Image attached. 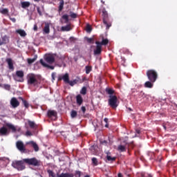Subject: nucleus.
I'll list each match as a JSON object with an SVG mask.
<instances>
[{
  "label": "nucleus",
  "instance_id": "obj_1",
  "mask_svg": "<svg viewBox=\"0 0 177 177\" xmlns=\"http://www.w3.org/2000/svg\"><path fill=\"white\" fill-rule=\"evenodd\" d=\"M26 164L28 165H32L33 167H40L41 160L36 158L14 160L12 161V163H11V167L17 169V171H24V169H26Z\"/></svg>",
  "mask_w": 177,
  "mask_h": 177
},
{
  "label": "nucleus",
  "instance_id": "obj_2",
  "mask_svg": "<svg viewBox=\"0 0 177 177\" xmlns=\"http://www.w3.org/2000/svg\"><path fill=\"white\" fill-rule=\"evenodd\" d=\"M26 80H28V84L33 85V86H36L38 85V77L34 73H29L28 76H26Z\"/></svg>",
  "mask_w": 177,
  "mask_h": 177
},
{
  "label": "nucleus",
  "instance_id": "obj_3",
  "mask_svg": "<svg viewBox=\"0 0 177 177\" xmlns=\"http://www.w3.org/2000/svg\"><path fill=\"white\" fill-rule=\"evenodd\" d=\"M102 16L103 24L106 26V29H109L111 27L112 24L109 21V14L106 9L102 10Z\"/></svg>",
  "mask_w": 177,
  "mask_h": 177
},
{
  "label": "nucleus",
  "instance_id": "obj_4",
  "mask_svg": "<svg viewBox=\"0 0 177 177\" xmlns=\"http://www.w3.org/2000/svg\"><path fill=\"white\" fill-rule=\"evenodd\" d=\"M147 77L151 82H156L158 77V74L156 71L151 69L147 71Z\"/></svg>",
  "mask_w": 177,
  "mask_h": 177
},
{
  "label": "nucleus",
  "instance_id": "obj_5",
  "mask_svg": "<svg viewBox=\"0 0 177 177\" xmlns=\"http://www.w3.org/2000/svg\"><path fill=\"white\" fill-rule=\"evenodd\" d=\"M118 100L116 95H110L108 100L109 105L113 109L117 108L118 106Z\"/></svg>",
  "mask_w": 177,
  "mask_h": 177
},
{
  "label": "nucleus",
  "instance_id": "obj_6",
  "mask_svg": "<svg viewBox=\"0 0 177 177\" xmlns=\"http://www.w3.org/2000/svg\"><path fill=\"white\" fill-rule=\"evenodd\" d=\"M24 77V72L23 71H17V72H15V76H14V80L19 82H23Z\"/></svg>",
  "mask_w": 177,
  "mask_h": 177
},
{
  "label": "nucleus",
  "instance_id": "obj_7",
  "mask_svg": "<svg viewBox=\"0 0 177 177\" xmlns=\"http://www.w3.org/2000/svg\"><path fill=\"white\" fill-rule=\"evenodd\" d=\"M128 147V142L127 141H123L118 146L117 150L120 153H124V151H127Z\"/></svg>",
  "mask_w": 177,
  "mask_h": 177
},
{
  "label": "nucleus",
  "instance_id": "obj_8",
  "mask_svg": "<svg viewBox=\"0 0 177 177\" xmlns=\"http://www.w3.org/2000/svg\"><path fill=\"white\" fill-rule=\"evenodd\" d=\"M16 146L21 153H26V147L22 141H17Z\"/></svg>",
  "mask_w": 177,
  "mask_h": 177
},
{
  "label": "nucleus",
  "instance_id": "obj_9",
  "mask_svg": "<svg viewBox=\"0 0 177 177\" xmlns=\"http://www.w3.org/2000/svg\"><path fill=\"white\" fill-rule=\"evenodd\" d=\"M63 80L64 83L68 84L70 83V78L68 73H66L63 75L62 76L58 77V81Z\"/></svg>",
  "mask_w": 177,
  "mask_h": 177
},
{
  "label": "nucleus",
  "instance_id": "obj_10",
  "mask_svg": "<svg viewBox=\"0 0 177 177\" xmlns=\"http://www.w3.org/2000/svg\"><path fill=\"white\" fill-rule=\"evenodd\" d=\"M96 47L95 50H94L93 53L94 55H100L102 53V46L100 44V42L97 41H95Z\"/></svg>",
  "mask_w": 177,
  "mask_h": 177
},
{
  "label": "nucleus",
  "instance_id": "obj_11",
  "mask_svg": "<svg viewBox=\"0 0 177 177\" xmlns=\"http://www.w3.org/2000/svg\"><path fill=\"white\" fill-rule=\"evenodd\" d=\"M26 145L28 146H30V147H33V149H35V151H39V146L34 141H29L26 142Z\"/></svg>",
  "mask_w": 177,
  "mask_h": 177
},
{
  "label": "nucleus",
  "instance_id": "obj_12",
  "mask_svg": "<svg viewBox=\"0 0 177 177\" xmlns=\"http://www.w3.org/2000/svg\"><path fill=\"white\" fill-rule=\"evenodd\" d=\"M44 60H46V62H47V63L52 64L55 62V59L54 55H48L46 56V57H44Z\"/></svg>",
  "mask_w": 177,
  "mask_h": 177
},
{
  "label": "nucleus",
  "instance_id": "obj_13",
  "mask_svg": "<svg viewBox=\"0 0 177 177\" xmlns=\"http://www.w3.org/2000/svg\"><path fill=\"white\" fill-rule=\"evenodd\" d=\"M82 84V79L79 77H77L75 80H73L72 81L70 80L68 84L71 86H73L75 84Z\"/></svg>",
  "mask_w": 177,
  "mask_h": 177
},
{
  "label": "nucleus",
  "instance_id": "obj_14",
  "mask_svg": "<svg viewBox=\"0 0 177 177\" xmlns=\"http://www.w3.org/2000/svg\"><path fill=\"white\" fill-rule=\"evenodd\" d=\"M61 24H68L69 22V16L67 15H64L59 19Z\"/></svg>",
  "mask_w": 177,
  "mask_h": 177
},
{
  "label": "nucleus",
  "instance_id": "obj_15",
  "mask_svg": "<svg viewBox=\"0 0 177 177\" xmlns=\"http://www.w3.org/2000/svg\"><path fill=\"white\" fill-rule=\"evenodd\" d=\"M10 103L11 104V106H12V107L14 108H17L20 104L19 102L16 97L11 98V101L10 102Z\"/></svg>",
  "mask_w": 177,
  "mask_h": 177
},
{
  "label": "nucleus",
  "instance_id": "obj_16",
  "mask_svg": "<svg viewBox=\"0 0 177 177\" xmlns=\"http://www.w3.org/2000/svg\"><path fill=\"white\" fill-rule=\"evenodd\" d=\"M97 149L98 147L97 145H93L90 147L89 151H91V154L93 156H96V154H97Z\"/></svg>",
  "mask_w": 177,
  "mask_h": 177
},
{
  "label": "nucleus",
  "instance_id": "obj_17",
  "mask_svg": "<svg viewBox=\"0 0 177 177\" xmlns=\"http://www.w3.org/2000/svg\"><path fill=\"white\" fill-rule=\"evenodd\" d=\"M6 62L8 64V69L11 70V71H14L15 70V67L13 65V61L11 58H8L6 59Z\"/></svg>",
  "mask_w": 177,
  "mask_h": 177
},
{
  "label": "nucleus",
  "instance_id": "obj_18",
  "mask_svg": "<svg viewBox=\"0 0 177 177\" xmlns=\"http://www.w3.org/2000/svg\"><path fill=\"white\" fill-rule=\"evenodd\" d=\"M9 134V131L6 127H3L0 129V136H8Z\"/></svg>",
  "mask_w": 177,
  "mask_h": 177
},
{
  "label": "nucleus",
  "instance_id": "obj_19",
  "mask_svg": "<svg viewBox=\"0 0 177 177\" xmlns=\"http://www.w3.org/2000/svg\"><path fill=\"white\" fill-rule=\"evenodd\" d=\"M6 127H8V129H11V131H12V133H15L17 131H20L21 130L20 128L17 129V128L13 124L10 123H7Z\"/></svg>",
  "mask_w": 177,
  "mask_h": 177
},
{
  "label": "nucleus",
  "instance_id": "obj_20",
  "mask_svg": "<svg viewBox=\"0 0 177 177\" xmlns=\"http://www.w3.org/2000/svg\"><path fill=\"white\" fill-rule=\"evenodd\" d=\"M57 177H74V174L73 173L57 174Z\"/></svg>",
  "mask_w": 177,
  "mask_h": 177
},
{
  "label": "nucleus",
  "instance_id": "obj_21",
  "mask_svg": "<svg viewBox=\"0 0 177 177\" xmlns=\"http://www.w3.org/2000/svg\"><path fill=\"white\" fill-rule=\"evenodd\" d=\"M28 124H29V127L32 129H37L38 128V125L33 121L28 120Z\"/></svg>",
  "mask_w": 177,
  "mask_h": 177
},
{
  "label": "nucleus",
  "instance_id": "obj_22",
  "mask_svg": "<svg viewBox=\"0 0 177 177\" xmlns=\"http://www.w3.org/2000/svg\"><path fill=\"white\" fill-rule=\"evenodd\" d=\"M83 102H84V100H83L82 95H77L76 96V103H77L79 106H80V105L82 104Z\"/></svg>",
  "mask_w": 177,
  "mask_h": 177
},
{
  "label": "nucleus",
  "instance_id": "obj_23",
  "mask_svg": "<svg viewBox=\"0 0 177 177\" xmlns=\"http://www.w3.org/2000/svg\"><path fill=\"white\" fill-rule=\"evenodd\" d=\"M40 64H41V65L44 67H47L51 70H54L55 67L53 66H50L48 64H47L46 63L44 62V61L41 59H40Z\"/></svg>",
  "mask_w": 177,
  "mask_h": 177
},
{
  "label": "nucleus",
  "instance_id": "obj_24",
  "mask_svg": "<svg viewBox=\"0 0 177 177\" xmlns=\"http://www.w3.org/2000/svg\"><path fill=\"white\" fill-rule=\"evenodd\" d=\"M15 32L19 34V35H21V37H25L27 35L26 31L21 29H18L15 30Z\"/></svg>",
  "mask_w": 177,
  "mask_h": 177
},
{
  "label": "nucleus",
  "instance_id": "obj_25",
  "mask_svg": "<svg viewBox=\"0 0 177 177\" xmlns=\"http://www.w3.org/2000/svg\"><path fill=\"white\" fill-rule=\"evenodd\" d=\"M47 115H48V118L55 117L56 118L57 115V113L55 111H48L47 113Z\"/></svg>",
  "mask_w": 177,
  "mask_h": 177
},
{
  "label": "nucleus",
  "instance_id": "obj_26",
  "mask_svg": "<svg viewBox=\"0 0 177 177\" xmlns=\"http://www.w3.org/2000/svg\"><path fill=\"white\" fill-rule=\"evenodd\" d=\"M153 83L154 82H152L151 81H147L145 83L144 86L145 88H153Z\"/></svg>",
  "mask_w": 177,
  "mask_h": 177
},
{
  "label": "nucleus",
  "instance_id": "obj_27",
  "mask_svg": "<svg viewBox=\"0 0 177 177\" xmlns=\"http://www.w3.org/2000/svg\"><path fill=\"white\" fill-rule=\"evenodd\" d=\"M9 37L7 35H5L2 37V41H1V44H6L8 43H9Z\"/></svg>",
  "mask_w": 177,
  "mask_h": 177
},
{
  "label": "nucleus",
  "instance_id": "obj_28",
  "mask_svg": "<svg viewBox=\"0 0 177 177\" xmlns=\"http://www.w3.org/2000/svg\"><path fill=\"white\" fill-rule=\"evenodd\" d=\"M30 3L28 1H24L22 3H21V6L22 7V8H26L30 7Z\"/></svg>",
  "mask_w": 177,
  "mask_h": 177
},
{
  "label": "nucleus",
  "instance_id": "obj_29",
  "mask_svg": "<svg viewBox=\"0 0 177 177\" xmlns=\"http://www.w3.org/2000/svg\"><path fill=\"white\" fill-rule=\"evenodd\" d=\"M71 25H66V26H62V28H61V30H62V31H70V30H71Z\"/></svg>",
  "mask_w": 177,
  "mask_h": 177
},
{
  "label": "nucleus",
  "instance_id": "obj_30",
  "mask_svg": "<svg viewBox=\"0 0 177 177\" xmlns=\"http://www.w3.org/2000/svg\"><path fill=\"white\" fill-rule=\"evenodd\" d=\"M19 100H22V104L25 106V108L28 109L29 107V103L24 100L22 97H19Z\"/></svg>",
  "mask_w": 177,
  "mask_h": 177
},
{
  "label": "nucleus",
  "instance_id": "obj_31",
  "mask_svg": "<svg viewBox=\"0 0 177 177\" xmlns=\"http://www.w3.org/2000/svg\"><path fill=\"white\" fill-rule=\"evenodd\" d=\"M64 1L60 0L59 8H58V11H59V12L62 11V10L64 8Z\"/></svg>",
  "mask_w": 177,
  "mask_h": 177
},
{
  "label": "nucleus",
  "instance_id": "obj_32",
  "mask_svg": "<svg viewBox=\"0 0 177 177\" xmlns=\"http://www.w3.org/2000/svg\"><path fill=\"white\" fill-rule=\"evenodd\" d=\"M43 31H44V33L46 34L50 33V25L48 24H46V26H44V29H43Z\"/></svg>",
  "mask_w": 177,
  "mask_h": 177
},
{
  "label": "nucleus",
  "instance_id": "obj_33",
  "mask_svg": "<svg viewBox=\"0 0 177 177\" xmlns=\"http://www.w3.org/2000/svg\"><path fill=\"white\" fill-rule=\"evenodd\" d=\"M106 160H107V161L113 162V161H115L116 157H111V156L109 155V153H107V155H106Z\"/></svg>",
  "mask_w": 177,
  "mask_h": 177
},
{
  "label": "nucleus",
  "instance_id": "obj_34",
  "mask_svg": "<svg viewBox=\"0 0 177 177\" xmlns=\"http://www.w3.org/2000/svg\"><path fill=\"white\" fill-rule=\"evenodd\" d=\"M109 44V39H104V37H102V40L101 42H100V46H106Z\"/></svg>",
  "mask_w": 177,
  "mask_h": 177
},
{
  "label": "nucleus",
  "instance_id": "obj_35",
  "mask_svg": "<svg viewBox=\"0 0 177 177\" xmlns=\"http://www.w3.org/2000/svg\"><path fill=\"white\" fill-rule=\"evenodd\" d=\"M37 59V55H35V57L33 59H28V64H31L34 63Z\"/></svg>",
  "mask_w": 177,
  "mask_h": 177
},
{
  "label": "nucleus",
  "instance_id": "obj_36",
  "mask_svg": "<svg viewBox=\"0 0 177 177\" xmlns=\"http://www.w3.org/2000/svg\"><path fill=\"white\" fill-rule=\"evenodd\" d=\"M80 94L85 95L87 93V88L86 86H83L82 89L80 90Z\"/></svg>",
  "mask_w": 177,
  "mask_h": 177
},
{
  "label": "nucleus",
  "instance_id": "obj_37",
  "mask_svg": "<svg viewBox=\"0 0 177 177\" xmlns=\"http://www.w3.org/2000/svg\"><path fill=\"white\" fill-rule=\"evenodd\" d=\"M77 112L76 111H74V110L71 111V118H75L77 117Z\"/></svg>",
  "mask_w": 177,
  "mask_h": 177
},
{
  "label": "nucleus",
  "instance_id": "obj_38",
  "mask_svg": "<svg viewBox=\"0 0 177 177\" xmlns=\"http://www.w3.org/2000/svg\"><path fill=\"white\" fill-rule=\"evenodd\" d=\"M82 175V172L80 171H75V174H73V176L75 177H81Z\"/></svg>",
  "mask_w": 177,
  "mask_h": 177
},
{
  "label": "nucleus",
  "instance_id": "obj_39",
  "mask_svg": "<svg viewBox=\"0 0 177 177\" xmlns=\"http://www.w3.org/2000/svg\"><path fill=\"white\" fill-rule=\"evenodd\" d=\"M85 70H86V74H89L92 71V67L89 66H85Z\"/></svg>",
  "mask_w": 177,
  "mask_h": 177
},
{
  "label": "nucleus",
  "instance_id": "obj_40",
  "mask_svg": "<svg viewBox=\"0 0 177 177\" xmlns=\"http://www.w3.org/2000/svg\"><path fill=\"white\" fill-rule=\"evenodd\" d=\"M91 162H92V164H93V165L95 166L98 165V160L96 158H92Z\"/></svg>",
  "mask_w": 177,
  "mask_h": 177
},
{
  "label": "nucleus",
  "instance_id": "obj_41",
  "mask_svg": "<svg viewBox=\"0 0 177 177\" xmlns=\"http://www.w3.org/2000/svg\"><path fill=\"white\" fill-rule=\"evenodd\" d=\"M85 30H86V32L89 33L92 31V27L90 25H86Z\"/></svg>",
  "mask_w": 177,
  "mask_h": 177
},
{
  "label": "nucleus",
  "instance_id": "obj_42",
  "mask_svg": "<svg viewBox=\"0 0 177 177\" xmlns=\"http://www.w3.org/2000/svg\"><path fill=\"white\" fill-rule=\"evenodd\" d=\"M69 14H70V17L72 19H76L77 17V15L74 13V12H70Z\"/></svg>",
  "mask_w": 177,
  "mask_h": 177
},
{
  "label": "nucleus",
  "instance_id": "obj_43",
  "mask_svg": "<svg viewBox=\"0 0 177 177\" xmlns=\"http://www.w3.org/2000/svg\"><path fill=\"white\" fill-rule=\"evenodd\" d=\"M86 41H87L88 44H94V39H93V38H88V37H86Z\"/></svg>",
  "mask_w": 177,
  "mask_h": 177
},
{
  "label": "nucleus",
  "instance_id": "obj_44",
  "mask_svg": "<svg viewBox=\"0 0 177 177\" xmlns=\"http://www.w3.org/2000/svg\"><path fill=\"white\" fill-rule=\"evenodd\" d=\"M47 172H48V175L51 177H57L52 170H48Z\"/></svg>",
  "mask_w": 177,
  "mask_h": 177
},
{
  "label": "nucleus",
  "instance_id": "obj_45",
  "mask_svg": "<svg viewBox=\"0 0 177 177\" xmlns=\"http://www.w3.org/2000/svg\"><path fill=\"white\" fill-rule=\"evenodd\" d=\"M106 93L109 95H113L114 93V90L112 88H108L106 90Z\"/></svg>",
  "mask_w": 177,
  "mask_h": 177
},
{
  "label": "nucleus",
  "instance_id": "obj_46",
  "mask_svg": "<svg viewBox=\"0 0 177 177\" xmlns=\"http://www.w3.org/2000/svg\"><path fill=\"white\" fill-rule=\"evenodd\" d=\"M9 12V10L7 8H4L1 11V13L3 14V15H8Z\"/></svg>",
  "mask_w": 177,
  "mask_h": 177
},
{
  "label": "nucleus",
  "instance_id": "obj_47",
  "mask_svg": "<svg viewBox=\"0 0 177 177\" xmlns=\"http://www.w3.org/2000/svg\"><path fill=\"white\" fill-rule=\"evenodd\" d=\"M104 122L106 123L105 124V125H104V127H106V128H108L109 127V119L107 118H105L104 119Z\"/></svg>",
  "mask_w": 177,
  "mask_h": 177
},
{
  "label": "nucleus",
  "instance_id": "obj_48",
  "mask_svg": "<svg viewBox=\"0 0 177 177\" xmlns=\"http://www.w3.org/2000/svg\"><path fill=\"white\" fill-rule=\"evenodd\" d=\"M25 135H26V136H32V133L30 131H26Z\"/></svg>",
  "mask_w": 177,
  "mask_h": 177
},
{
  "label": "nucleus",
  "instance_id": "obj_49",
  "mask_svg": "<svg viewBox=\"0 0 177 177\" xmlns=\"http://www.w3.org/2000/svg\"><path fill=\"white\" fill-rule=\"evenodd\" d=\"M4 88H5L6 90L10 91V85H9V84H6V85L4 86Z\"/></svg>",
  "mask_w": 177,
  "mask_h": 177
},
{
  "label": "nucleus",
  "instance_id": "obj_50",
  "mask_svg": "<svg viewBox=\"0 0 177 177\" xmlns=\"http://www.w3.org/2000/svg\"><path fill=\"white\" fill-rule=\"evenodd\" d=\"M141 176L142 177H147V176L152 177V176L151 174H141Z\"/></svg>",
  "mask_w": 177,
  "mask_h": 177
},
{
  "label": "nucleus",
  "instance_id": "obj_51",
  "mask_svg": "<svg viewBox=\"0 0 177 177\" xmlns=\"http://www.w3.org/2000/svg\"><path fill=\"white\" fill-rule=\"evenodd\" d=\"M81 111H82L83 113H86V109L85 106H82L81 107Z\"/></svg>",
  "mask_w": 177,
  "mask_h": 177
},
{
  "label": "nucleus",
  "instance_id": "obj_52",
  "mask_svg": "<svg viewBox=\"0 0 177 177\" xmlns=\"http://www.w3.org/2000/svg\"><path fill=\"white\" fill-rule=\"evenodd\" d=\"M6 160H8V158L6 157H1L0 158V161H6Z\"/></svg>",
  "mask_w": 177,
  "mask_h": 177
},
{
  "label": "nucleus",
  "instance_id": "obj_53",
  "mask_svg": "<svg viewBox=\"0 0 177 177\" xmlns=\"http://www.w3.org/2000/svg\"><path fill=\"white\" fill-rule=\"evenodd\" d=\"M37 13H39V15H41V12L39 8H37Z\"/></svg>",
  "mask_w": 177,
  "mask_h": 177
},
{
  "label": "nucleus",
  "instance_id": "obj_54",
  "mask_svg": "<svg viewBox=\"0 0 177 177\" xmlns=\"http://www.w3.org/2000/svg\"><path fill=\"white\" fill-rule=\"evenodd\" d=\"M86 77H84L82 80H81V82L82 83H83L85 80H86Z\"/></svg>",
  "mask_w": 177,
  "mask_h": 177
},
{
  "label": "nucleus",
  "instance_id": "obj_55",
  "mask_svg": "<svg viewBox=\"0 0 177 177\" xmlns=\"http://www.w3.org/2000/svg\"><path fill=\"white\" fill-rule=\"evenodd\" d=\"M136 132L138 133V134H140L141 133V131L138 129H136Z\"/></svg>",
  "mask_w": 177,
  "mask_h": 177
},
{
  "label": "nucleus",
  "instance_id": "obj_56",
  "mask_svg": "<svg viewBox=\"0 0 177 177\" xmlns=\"http://www.w3.org/2000/svg\"><path fill=\"white\" fill-rule=\"evenodd\" d=\"M118 177H123V176L121 173H118Z\"/></svg>",
  "mask_w": 177,
  "mask_h": 177
},
{
  "label": "nucleus",
  "instance_id": "obj_57",
  "mask_svg": "<svg viewBox=\"0 0 177 177\" xmlns=\"http://www.w3.org/2000/svg\"><path fill=\"white\" fill-rule=\"evenodd\" d=\"M33 30H37V26H35V27H33Z\"/></svg>",
  "mask_w": 177,
  "mask_h": 177
},
{
  "label": "nucleus",
  "instance_id": "obj_58",
  "mask_svg": "<svg viewBox=\"0 0 177 177\" xmlns=\"http://www.w3.org/2000/svg\"><path fill=\"white\" fill-rule=\"evenodd\" d=\"M101 3H102V4H105V2L103 1H101Z\"/></svg>",
  "mask_w": 177,
  "mask_h": 177
},
{
  "label": "nucleus",
  "instance_id": "obj_59",
  "mask_svg": "<svg viewBox=\"0 0 177 177\" xmlns=\"http://www.w3.org/2000/svg\"><path fill=\"white\" fill-rule=\"evenodd\" d=\"M52 77H53V80H55V76L53 74L52 75Z\"/></svg>",
  "mask_w": 177,
  "mask_h": 177
},
{
  "label": "nucleus",
  "instance_id": "obj_60",
  "mask_svg": "<svg viewBox=\"0 0 177 177\" xmlns=\"http://www.w3.org/2000/svg\"><path fill=\"white\" fill-rule=\"evenodd\" d=\"M2 43V41L0 39V46L3 45V44H1Z\"/></svg>",
  "mask_w": 177,
  "mask_h": 177
},
{
  "label": "nucleus",
  "instance_id": "obj_61",
  "mask_svg": "<svg viewBox=\"0 0 177 177\" xmlns=\"http://www.w3.org/2000/svg\"><path fill=\"white\" fill-rule=\"evenodd\" d=\"M84 177H91L89 175H86Z\"/></svg>",
  "mask_w": 177,
  "mask_h": 177
},
{
  "label": "nucleus",
  "instance_id": "obj_62",
  "mask_svg": "<svg viewBox=\"0 0 177 177\" xmlns=\"http://www.w3.org/2000/svg\"><path fill=\"white\" fill-rule=\"evenodd\" d=\"M12 21L15 22L16 19H12Z\"/></svg>",
  "mask_w": 177,
  "mask_h": 177
},
{
  "label": "nucleus",
  "instance_id": "obj_63",
  "mask_svg": "<svg viewBox=\"0 0 177 177\" xmlns=\"http://www.w3.org/2000/svg\"><path fill=\"white\" fill-rule=\"evenodd\" d=\"M33 1H35L36 2H39V0H33Z\"/></svg>",
  "mask_w": 177,
  "mask_h": 177
},
{
  "label": "nucleus",
  "instance_id": "obj_64",
  "mask_svg": "<svg viewBox=\"0 0 177 177\" xmlns=\"http://www.w3.org/2000/svg\"><path fill=\"white\" fill-rule=\"evenodd\" d=\"M164 129H166V127H164Z\"/></svg>",
  "mask_w": 177,
  "mask_h": 177
}]
</instances>
